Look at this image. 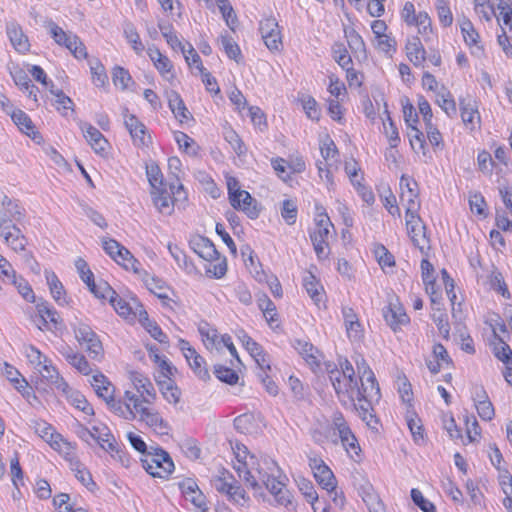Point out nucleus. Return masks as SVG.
I'll list each match as a JSON object with an SVG mask.
<instances>
[{
    "instance_id": "63",
    "label": "nucleus",
    "mask_w": 512,
    "mask_h": 512,
    "mask_svg": "<svg viewBox=\"0 0 512 512\" xmlns=\"http://www.w3.org/2000/svg\"><path fill=\"white\" fill-rule=\"evenodd\" d=\"M411 498L415 505H417L423 512H436L435 505L426 499L420 490L413 488L411 490Z\"/></svg>"
},
{
    "instance_id": "11",
    "label": "nucleus",
    "mask_w": 512,
    "mask_h": 512,
    "mask_svg": "<svg viewBox=\"0 0 512 512\" xmlns=\"http://www.w3.org/2000/svg\"><path fill=\"white\" fill-rule=\"evenodd\" d=\"M309 466L313 471L316 481L323 489L327 490V492H331L336 488V478L331 469L321 458H309Z\"/></svg>"
},
{
    "instance_id": "52",
    "label": "nucleus",
    "mask_w": 512,
    "mask_h": 512,
    "mask_svg": "<svg viewBox=\"0 0 512 512\" xmlns=\"http://www.w3.org/2000/svg\"><path fill=\"white\" fill-rule=\"evenodd\" d=\"M54 88L55 85L51 83L50 93L56 97V108L63 115H66V111L73 108V101L70 97L66 96L62 90Z\"/></svg>"
},
{
    "instance_id": "31",
    "label": "nucleus",
    "mask_w": 512,
    "mask_h": 512,
    "mask_svg": "<svg viewBox=\"0 0 512 512\" xmlns=\"http://www.w3.org/2000/svg\"><path fill=\"white\" fill-rule=\"evenodd\" d=\"M13 122L26 135L32 137L33 140L40 138L39 133L35 130V126L30 117L22 110H13L11 113Z\"/></svg>"
},
{
    "instance_id": "34",
    "label": "nucleus",
    "mask_w": 512,
    "mask_h": 512,
    "mask_svg": "<svg viewBox=\"0 0 512 512\" xmlns=\"http://www.w3.org/2000/svg\"><path fill=\"white\" fill-rule=\"evenodd\" d=\"M436 103L445 112L449 118L457 115L456 102L449 90L444 86L436 93Z\"/></svg>"
},
{
    "instance_id": "27",
    "label": "nucleus",
    "mask_w": 512,
    "mask_h": 512,
    "mask_svg": "<svg viewBox=\"0 0 512 512\" xmlns=\"http://www.w3.org/2000/svg\"><path fill=\"white\" fill-rule=\"evenodd\" d=\"M316 227L310 233V239L312 242L328 243V236L330 235V227L333 228V224L330 221L326 213H320L315 219Z\"/></svg>"
},
{
    "instance_id": "54",
    "label": "nucleus",
    "mask_w": 512,
    "mask_h": 512,
    "mask_svg": "<svg viewBox=\"0 0 512 512\" xmlns=\"http://www.w3.org/2000/svg\"><path fill=\"white\" fill-rule=\"evenodd\" d=\"M235 482L236 480L231 473L223 471L221 475L214 480V486L218 492L225 493L228 496V493L233 489Z\"/></svg>"
},
{
    "instance_id": "35",
    "label": "nucleus",
    "mask_w": 512,
    "mask_h": 512,
    "mask_svg": "<svg viewBox=\"0 0 512 512\" xmlns=\"http://www.w3.org/2000/svg\"><path fill=\"white\" fill-rule=\"evenodd\" d=\"M383 316L386 323L396 330L399 326L408 323L409 318L401 307H392L391 305L383 309Z\"/></svg>"
},
{
    "instance_id": "15",
    "label": "nucleus",
    "mask_w": 512,
    "mask_h": 512,
    "mask_svg": "<svg viewBox=\"0 0 512 512\" xmlns=\"http://www.w3.org/2000/svg\"><path fill=\"white\" fill-rule=\"evenodd\" d=\"M292 345L314 372L320 368L322 353L312 343L302 339H295Z\"/></svg>"
},
{
    "instance_id": "5",
    "label": "nucleus",
    "mask_w": 512,
    "mask_h": 512,
    "mask_svg": "<svg viewBox=\"0 0 512 512\" xmlns=\"http://www.w3.org/2000/svg\"><path fill=\"white\" fill-rule=\"evenodd\" d=\"M46 27L54 41L58 45L66 47L75 58L83 59L87 57L86 47L77 35L65 32L52 20L47 21Z\"/></svg>"
},
{
    "instance_id": "19",
    "label": "nucleus",
    "mask_w": 512,
    "mask_h": 512,
    "mask_svg": "<svg viewBox=\"0 0 512 512\" xmlns=\"http://www.w3.org/2000/svg\"><path fill=\"white\" fill-rule=\"evenodd\" d=\"M148 56L153 62L155 68L167 81L172 82L175 78L173 65L169 58L163 55L157 48H148Z\"/></svg>"
},
{
    "instance_id": "33",
    "label": "nucleus",
    "mask_w": 512,
    "mask_h": 512,
    "mask_svg": "<svg viewBox=\"0 0 512 512\" xmlns=\"http://www.w3.org/2000/svg\"><path fill=\"white\" fill-rule=\"evenodd\" d=\"M167 96L169 108L174 116L179 119L180 122L188 120L191 114L186 108L180 94L176 91H170Z\"/></svg>"
},
{
    "instance_id": "4",
    "label": "nucleus",
    "mask_w": 512,
    "mask_h": 512,
    "mask_svg": "<svg viewBox=\"0 0 512 512\" xmlns=\"http://www.w3.org/2000/svg\"><path fill=\"white\" fill-rule=\"evenodd\" d=\"M71 326L76 340L84 347L89 357L95 361H101L104 358V348L96 332L82 321H77Z\"/></svg>"
},
{
    "instance_id": "44",
    "label": "nucleus",
    "mask_w": 512,
    "mask_h": 512,
    "mask_svg": "<svg viewBox=\"0 0 512 512\" xmlns=\"http://www.w3.org/2000/svg\"><path fill=\"white\" fill-rule=\"evenodd\" d=\"M124 36L126 40L131 44L132 49L137 54H141L144 51L145 47L140 39V36L135 26L132 23L127 22L124 25Z\"/></svg>"
},
{
    "instance_id": "28",
    "label": "nucleus",
    "mask_w": 512,
    "mask_h": 512,
    "mask_svg": "<svg viewBox=\"0 0 512 512\" xmlns=\"http://www.w3.org/2000/svg\"><path fill=\"white\" fill-rule=\"evenodd\" d=\"M303 287L312 301L319 307L325 296L324 288L311 272H307L303 276Z\"/></svg>"
},
{
    "instance_id": "55",
    "label": "nucleus",
    "mask_w": 512,
    "mask_h": 512,
    "mask_svg": "<svg viewBox=\"0 0 512 512\" xmlns=\"http://www.w3.org/2000/svg\"><path fill=\"white\" fill-rule=\"evenodd\" d=\"M218 8L228 27L234 29L237 24V16L228 0H217Z\"/></svg>"
},
{
    "instance_id": "32",
    "label": "nucleus",
    "mask_w": 512,
    "mask_h": 512,
    "mask_svg": "<svg viewBox=\"0 0 512 512\" xmlns=\"http://www.w3.org/2000/svg\"><path fill=\"white\" fill-rule=\"evenodd\" d=\"M133 384L140 394L141 401L147 404L153 403L156 398V391L150 380L142 375H136L133 378Z\"/></svg>"
},
{
    "instance_id": "26",
    "label": "nucleus",
    "mask_w": 512,
    "mask_h": 512,
    "mask_svg": "<svg viewBox=\"0 0 512 512\" xmlns=\"http://www.w3.org/2000/svg\"><path fill=\"white\" fill-rule=\"evenodd\" d=\"M39 371L49 384L53 385L57 390L67 393L69 385L47 358H44V364Z\"/></svg>"
},
{
    "instance_id": "40",
    "label": "nucleus",
    "mask_w": 512,
    "mask_h": 512,
    "mask_svg": "<svg viewBox=\"0 0 512 512\" xmlns=\"http://www.w3.org/2000/svg\"><path fill=\"white\" fill-rule=\"evenodd\" d=\"M114 260L126 270H132L135 273L139 272L140 262L135 259L131 252L124 246H121L120 250H117Z\"/></svg>"
},
{
    "instance_id": "21",
    "label": "nucleus",
    "mask_w": 512,
    "mask_h": 512,
    "mask_svg": "<svg viewBox=\"0 0 512 512\" xmlns=\"http://www.w3.org/2000/svg\"><path fill=\"white\" fill-rule=\"evenodd\" d=\"M125 127L130 133L132 141L135 146L141 147L147 145L146 127L138 120L135 115H125Z\"/></svg>"
},
{
    "instance_id": "13",
    "label": "nucleus",
    "mask_w": 512,
    "mask_h": 512,
    "mask_svg": "<svg viewBox=\"0 0 512 512\" xmlns=\"http://www.w3.org/2000/svg\"><path fill=\"white\" fill-rule=\"evenodd\" d=\"M406 226L408 234L413 244L424 255H427L426 250L430 249L429 240L426 237V227L421 224L419 215L417 218H410L406 216Z\"/></svg>"
},
{
    "instance_id": "2",
    "label": "nucleus",
    "mask_w": 512,
    "mask_h": 512,
    "mask_svg": "<svg viewBox=\"0 0 512 512\" xmlns=\"http://www.w3.org/2000/svg\"><path fill=\"white\" fill-rule=\"evenodd\" d=\"M238 461L234 465L239 478L243 479L252 489H259V481L263 483L266 489L273 495L277 505L283 506L288 510H295L296 504L291 492L286 488L287 477L282 472L275 460L265 456L256 461L254 456L249 457V461L242 460L240 452H235Z\"/></svg>"
},
{
    "instance_id": "39",
    "label": "nucleus",
    "mask_w": 512,
    "mask_h": 512,
    "mask_svg": "<svg viewBox=\"0 0 512 512\" xmlns=\"http://www.w3.org/2000/svg\"><path fill=\"white\" fill-rule=\"evenodd\" d=\"M106 402L116 415L124 418L125 420H133L136 418L137 412L130 407V403L115 400L113 396Z\"/></svg>"
},
{
    "instance_id": "62",
    "label": "nucleus",
    "mask_w": 512,
    "mask_h": 512,
    "mask_svg": "<svg viewBox=\"0 0 512 512\" xmlns=\"http://www.w3.org/2000/svg\"><path fill=\"white\" fill-rule=\"evenodd\" d=\"M297 212V206L293 200L286 199L282 202L281 216L288 225L296 222Z\"/></svg>"
},
{
    "instance_id": "47",
    "label": "nucleus",
    "mask_w": 512,
    "mask_h": 512,
    "mask_svg": "<svg viewBox=\"0 0 512 512\" xmlns=\"http://www.w3.org/2000/svg\"><path fill=\"white\" fill-rule=\"evenodd\" d=\"M112 80L114 85L121 88L122 90L128 89L130 84L133 83V79L128 70L120 66L114 67L112 72Z\"/></svg>"
},
{
    "instance_id": "17",
    "label": "nucleus",
    "mask_w": 512,
    "mask_h": 512,
    "mask_svg": "<svg viewBox=\"0 0 512 512\" xmlns=\"http://www.w3.org/2000/svg\"><path fill=\"white\" fill-rule=\"evenodd\" d=\"M461 118L469 130L473 131L480 126V114L478 107L474 100L460 99L459 100Z\"/></svg>"
},
{
    "instance_id": "50",
    "label": "nucleus",
    "mask_w": 512,
    "mask_h": 512,
    "mask_svg": "<svg viewBox=\"0 0 512 512\" xmlns=\"http://www.w3.org/2000/svg\"><path fill=\"white\" fill-rule=\"evenodd\" d=\"M332 53L335 61L343 69L352 66V58L343 43H335L332 47Z\"/></svg>"
},
{
    "instance_id": "41",
    "label": "nucleus",
    "mask_w": 512,
    "mask_h": 512,
    "mask_svg": "<svg viewBox=\"0 0 512 512\" xmlns=\"http://www.w3.org/2000/svg\"><path fill=\"white\" fill-rule=\"evenodd\" d=\"M36 307L44 324L47 325L50 322L57 329L58 325L61 324V319L56 309L47 302L38 303Z\"/></svg>"
},
{
    "instance_id": "8",
    "label": "nucleus",
    "mask_w": 512,
    "mask_h": 512,
    "mask_svg": "<svg viewBox=\"0 0 512 512\" xmlns=\"http://www.w3.org/2000/svg\"><path fill=\"white\" fill-rule=\"evenodd\" d=\"M331 428L334 433L338 434L341 444L347 452L351 450L358 454V451H360L358 441L344 415L340 411H336L332 414Z\"/></svg>"
},
{
    "instance_id": "37",
    "label": "nucleus",
    "mask_w": 512,
    "mask_h": 512,
    "mask_svg": "<svg viewBox=\"0 0 512 512\" xmlns=\"http://www.w3.org/2000/svg\"><path fill=\"white\" fill-rule=\"evenodd\" d=\"M92 386L97 395L105 401H109L113 394V386L101 373L93 376Z\"/></svg>"
},
{
    "instance_id": "9",
    "label": "nucleus",
    "mask_w": 512,
    "mask_h": 512,
    "mask_svg": "<svg viewBox=\"0 0 512 512\" xmlns=\"http://www.w3.org/2000/svg\"><path fill=\"white\" fill-rule=\"evenodd\" d=\"M0 237L15 252L24 251L27 239L15 224H8L5 213L0 211Z\"/></svg>"
},
{
    "instance_id": "6",
    "label": "nucleus",
    "mask_w": 512,
    "mask_h": 512,
    "mask_svg": "<svg viewBox=\"0 0 512 512\" xmlns=\"http://www.w3.org/2000/svg\"><path fill=\"white\" fill-rule=\"evenodd\" d=\"M400 201L405 206V214L410 218H417L420 209L418 183L408 175L400 178Z\"/></svg>"
},
{
    "instance_id": "48",
    "label": "nucleus",
    "mask_w": 512,
    "mask_h": 512,
    "mask_svg": "<svg viewBox=\"0 0 512 512\" xmlns=\"http://www.w3.org/2000/svg\"><path fill=\"white\" fill-rule=\"evenodd\" d=\"M33 429L35 432L49 445L54 440V435H58L59 433L55 431L52 425L48 424L43 420L33 421Z\"/></svg>"
},
{
    "instance_id": "49",
    "label": "nucleus",
    "mask_w": 512,
    "mask_h": 512,
    "mask_svg": "<svg viewBox=\"0 0 512 512\" xmlns=\"http://www.w3.org/2000/svg\"><path fill=\"white\" fill-rule=\"evenodd\" d=\"M298 487L301 493L306 498L307 502H309L312 505L313 511L318 512V506L316 505V502L318 501V494L313 484L306 479H302L299 481Z\"/></svg>"
},
{
    "instance_id": "38",
    "label": "nucleus",
    "mask_w": 512,
    "mask_h": 512,
    "mask_svg": "<svg viewBox=\"0 0 512 512\" xmlns=\"http://www.w3.org/2000/svg\"><path fill=\"white\" fill-rule=\"evenodd\" d=\"M163 397L171 404L176 405L180 400V391L172 379H157Z\"/></svg>"
},
{
    "instance_id": "1",
    "label": "nucleus",
    "mask_w": 512,
    "mask_h": 512,
    "mask_svg": "<svg viewBox=\"0 0 512 512\" xmlns=\"http://www.w3.org/2000/svg\"><path fill=\"white\" fill-rule=\"evenodd\" d=\"M330 382L335 390L339 402L345 408H353L359 417L372 429H377L379 423L373 414V402L379 401V385H366L355 377L352 364L344 359L340 362V369L335 365L327 364Z\"/></svg>"
},
{
    "instance_id": "24",
    "label": "nucleus",
    "mask_w": 512,
    "mask_h": 512,
    "mask_svg": "<svg viewBox=\"0 0 512 512\" xmlns=\"http://www.w3.org/2000/svg\"><path fill=\"white\" fill-rule=\"evenodd\" d=\"M139 419L146 423L147 426L152 428L159 434H165L168 430V425L159 414V412L148 407H141L137 412Z\"/></svg>"
},
{
    "instance_id": "61",
    "label": "nucleus",
    "mask_w": 512,
    "mask_h": 512,
    "mask_svg": "<svg viewBox=\"0 0 512 512\" xmlns=\"http://www.w3.org/2000/svg\"><path fill=\"white\" fill-rule=\"evenodd\" d=\"M90 70L92 74V81L97 87H103L107 83L108 77L105 72L104 66L96 60L90 62Z\"/></svg>"
},
{
    "instance_id": "43",
    "label": "nucleus",
    "mask_w": 512,
    "mask_h": 512,
    "mask_svg": "<svg viewBox=\"0 0 512 512\" xmlns=\"http://www.w3.org/2000/svg\"><path fill=\"white\" fill-rule=\"evenodd\" d=\"M47 283L49 285L51 294L55 301L59 305H64L66 303V299L64 295V287L62 283L59 281L58 277L54 272H50L46 275Z\"/></svg>"
},
{
    "instance_id": "18",
    "label": "nucleus",
    "mask_w": 512,
    "mask_h": 512,
    "mask_svg": "<svg viewBox=\"0 0 512 512\" xmlns=\"http://www.w3.org/2000/svg\"><path fill=\"white\" fill-rule=\"evenodd\" d=\"M235 200L238 204L236 202H230L234 209L244 212L250 219L259 217L261 208L259 207L258 201L254 199L248 191L238 193Z\"/></svg>"
},
{
    "instance_id": "45",
    "label": "nucleus",
    "mask_w": 512,
    "mask_h": 512,
    "mask_svg": "<svg viewBox=\"0 0 512 512\" xmlns=\"http://www.w3.org/2000/svg\"><path fill=\"white\" fill-rule=\"evenodd\" d=\"M489 283L491 289L501 294L505 299L511 298V293L508 290L507 284L505 283L504 277L498 270H493L490 277Z\"/></svg>"
},
{
    "instance_id": "23",
    "label": "nucleus",
    "mask_w": 512,
    "mask_h": 512,
    "mask_svg": "<svg viewBox=\"0 0 512 512\" xmlns=\"http://www.w3.org/2000/svg\"><path fill=\"white\" fill-rule=\"evenodd\" d=\"M7 36L16 51L25 53L29 51L30 43L28 37L24 34L21 26L16 22H9L6 25Z\"/></svg>"
},
{
    "instance_id": "25",
    "label": "nucleus",
    "mask_w": 512,
    "mask_h": 512,
    "mask_svg": "<svg viewBox=\"0 0 512 512\" xmlns=\"http://www.w3.org/2000/svg\"><path fill=\"white\" fill-rule=\"evenodd\" d=\"M80 129L85 139L96 153H102L106 150L108 142L98 129L87 122L81 123Z\"/></svg>"
},
{
    "instance_id": "14",
    "label": "nucleus",
    "mask_w": 512,
    "mask_h": 512,
    "mask_svg": "<svg viewBox=\"0 0 512 512\" xmlns=\"http://www.w3.org/2000/svg\"><path fill=\"white\" fill-rule=\"evenodd\" d=\"M179 346L181 351L183 352L184 357L186 358L189 366L194 371V373L201 379L206 380L209 378L208 370L205 367V361L202 356H200L196 350L190 346L188 341L183 339L180 340Z\"/></svg>"
},
{
    "instance_id": "10",
    "label": "nucleus",
    "mask_w": 512,
    "mask_h": 512,
    "mask_svg": "<svg viewBox=\"0 0 512 512\" xmlns=\"http://www.w3.org/2000/svg\"><path fill=\"white\" fill-rule=\"evenodd\" d=\"M259 30L266 47L270 51H279L282 47L278 22L274 17H267L260 21Z\"/></svg>"
},
{
    "instance_id": "12",
    "label": "nucleus",
    "mask_w": 512,
    "mask_h": 512,
    "mask_svg": "<svg viewBox=\"0 0 512 512\" xmlns=\"http://www.w3.org/2000/svg\"><path fill=\"white\" fill-rule=\"evenodd\" d=\"M178 487L187 501H190L196 508L205 512L207 507L206 497L199 489L198 484L192 478H186L178 482Z\"/></svg>"
},
{
    "instance_id": "57",
    "label": "nucleus",
    "mask_w": 512,
    "mask_h": 512,
    "mask_svg": "<svg viewBox=\"0 0 512 512\" xmlns=\"http://www.w3.org/2000/svg\"><path fill=\"white\" fill-rule=\"evenodd\" d=\"M432 319L436 324L439 333L443 336V338L448 339L450 333V325L448 321V315L441 309H437L432 314Z\"/></svg>"
},
{
    "instance_id": "30",
    "label": "nucleus",
    "mask_w": 512,
    "mask_h": 512,
    "mask_svg": "<svg viewBox=\"0 0 512 512\" xmlns=\"http://www.w3.org/2000/svg\"><path fill=\"white\" fill-rule=\"evenodd\" d=\"M54 440L50 443V447L62 455L70 464L77 459L76 445L65 439L60 433L54 435Z\"/></svg>"
},
{
    "instance_id": "56",
    "label": "nucleus",
    "mask_w": 512,
    "mask_h": 512,
    "mask_svg": "<svg viewBox=\"0 0 512 512\" xmlns=\"http://www.w3.org/2000/svg\"><path fill=\"white\" fill-rule=\"evenodd\" d=\"M344 33H345V37L347 39L349 48L353 52H365V42L356 30H354L353 28L345 29Z\"/></svg>"
},
{
    "instance_id": "22",
    "label": "nucleus",
    "mask_w": 512,
    "mask_h": 512,
    "mask_svg": "<svg viewBox=\"0 0 512 512\" xmlns=\"http://www.w3.org/2000/svg\"><path fill=\"white\" fill-rule=\"evenodd\" d=\"M406 55L409 61L415 66L424 68L426 61V50L419 37L409 38L405 45Z\"/></svg>"
},
{
    "instance_id": "42",
    "label": "nucleus",
    "mask_w": 512,
    "mask_h": 512,
    "mask_svg": "<svg viewBox=\"0 0 512 512\" xmlns=\"http://www.w3.org/2000/svg\"><path fill=\"white\" fill-rule=\"evenodd\" d=\"M72 470L75 473V477L90 491H93L96 487V483L92 479L91 473L86 469V467L80 463L78 459L73 461V464H70Z\"/></svg>"
},
{
    "instance_id": "64",
    "label": "nucleus",
    "mask_w": 512,
    "mask_h": 512,
    "mask_svg": "<svg viewBox=\"0 0 512 512\" xmlns=\"http://www.w3.org/2000/svg\"><path fill=\"white\" fill-rule=\"evenodd\" d=\"M494 354L503 363L512 364V350L502 338H499L498 345L494 348Z\"/></svg>"
},
{
    "instance_id": "3",
    "label": "nucleus",
    "mask_w": 512,
    "mask_h": 512,
    "mask_svg": "<svg viewBox=\"0 0 512 512\" xmlns=\"http://www.w3.org/2000/svg\"><path fill=\"white\" fill-rule=\"evenodd\" d=\"M171 193L168 192L166 186L151 190V198L154 206L159 213L163 215H171L174 211V206L178 202L187 200L186 192L182 184H170Z\"/></svg>"
},
{
    "instance_id": "46",
    "label": "nucleus",
    "mask_w": 512,
    "mask_h": 512,
    "mask_svg": "<svg viewBox=\"0 0 512 512\" xmlns=\"http://www.w3.org/2000/svg\"><path fill=\"white\" fill-rule=\"evenodd\" d=\"M88 287L97 298L107 299L108 301L116 293V291L106 281L103 280L99 281L98 283H95L93 280L88 285Z\"/></svg>"
},
{
    "instance_id": "16",
    "label": "nucleus",
    "mask_w": 512,
    "mask_h": 512,
    "mask_svg": "<svg viewBox=\"0 0 512 512\" xmlns=\"http://www.w3.org/2000/svg\"><path fill=\"white\" fill-rule=\"evenodd\" d=\"M342 316L348 338L354 342L360 341L364 336V329L354 309L343 307Z\"/></svg>"
},
{
    "instance_id": "53",
    "label": "nucleus",
    "mask_w": 512,
    "mask_h": 512,
    "mask_svg": "<svg viewBox=\"0 0 512 512\" xmlns=\"http://www.w3.org/2000/svg\"><path fill=\"white\" fill-rule=\"evenodd\" d=\"M460 28L466 44L476 45L478 43L479 34L476 32L472 22L468 18L463 17L460 20Z\"/></svg>"
},
{
    "instance_id": "20",
    "label": "nucleus",
    "mask_w": 512,
    "mask_h": 512,
    "mask_svg": "<svg viewBox=\"0 0 512 512\" xmlns=\"http://www.w3.org/2000/svg\"><path fill=\"white\" fill-rule=\"evenodd\" d=\"M59 351L64 359L81 374L89 375L92 372V367L83 354L68 345L63 346Z\"/></svg>"
},
{
    "instance_id": "58",
    "label": "nucleus",
    "mask_w": 512,
    "mask_h": 512,
    "mask_svg": "<svg viewBox=\"0 0 512 512\" xmlns=\"http://www.w3.org/2000/svg\"><path fill=\"white\" fill-rule=\"evenodd\" d=\"M221 45L226 53V55L235 61H239V58L241 56V51L236 42L228 36V35H222L220 37Z\"/></svg>"
},
{
    "instance_id": "36",
    "label": "nucleus",
    "mask_w": 512,
    "mask_h": 512,
    "mask_svg": "<svg viewBox=\"0 0 512 512\" xmlns=\"http://www.w3.org/2000/svg\"><path fill=\"white\" fill-rule=\"evenodd\" d=\"M0 211L5 213V218L8 220V224H13V221H20L24 215V210L20 207L18 202L8 196L3 197Z\"/></svg>"
},
{
    "instance_id": "59",
    "label": "nucleus",
    "mask_w": 512,
    "mask_h": 512,
    "mask_svg": "<svg viewBox=\"0 0 512 512\" xmlns=\"http://www.w3.org/2000/svg\"><path fill=\"white\" fill-rule=\"evenodd\" d=\"M214 374L220 381L230 385L236 384L239 379L238 374L233 369L223 365H216L214 367Z\"/></svg>"
},
{
    "instance_id": "29",
    "label": "nucleus",
    "mask_w": 512,
    "mask_h": 512,
    "mask_svg": "<svg viewBox=\"0 0 512 512\" xmlns=\"http://www.w3.org/2000/svg\"><path fill=\"white\" fill-rule=\"evenodd\" d=\"M192 248L196 254L206 261L219 260V252L215 245L206 237H199L192 242Z\"/></svg>"
},
{
    "instance_id": "51",
    "label": "nucleus",
    "mask_w": 512,
    "mask_h": 512,
    "mask_svg": "<svg viewBox=\"0 0 512 512\" xmlns=\"http://www.w3.org/2000/svg\"><path fill=\"white\" fill-rule=\"evenodd\" d=\"M146 175L151 185V190L166 186L163 179V174L159 166L155 163L146 166Z\"/></svg>"
},
{
    "instance_id": "7",
    "label": "nucleus",
    "mask_w": 512,
    "mask_h": 512,
    "mask_svg": "<svg viewBox=\"0 0 512 512\" xmlns=\"http://www.w3.org/2000/svg\"><path fill=\"white\" fill-rule=\"evenodd\" d=\"M145 471L153 477L166 478L174 470V463L169 454L159 449L154 454H148L142 459Z\"/></svg>"
},
{
    "instance_id": "60",
    "label": "nucleus",
    "mask_w": 512,
    "mask_h": 512,
    "mask_svg": "<svg viewBox=\"0 0 512 512\" xmlns=\"http://www.w3.org/2000/svg\"><path fill=\"white\" fill-rule=\"evenodd\" d=\"M224 138L238 156H242L246 153V147L243 141L233 129H227L224 132Z\"/></svg>"
}]
</instances>
